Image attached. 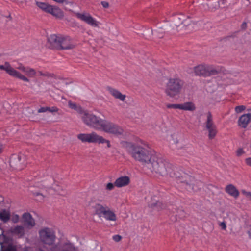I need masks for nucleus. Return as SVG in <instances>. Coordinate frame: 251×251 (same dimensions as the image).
Here are the masks:
<instances>
[{"mask_svg":"<svg viewBox=\"0 0 251 251\" xmlns=\"http://www.w3.org/2000/svg\"><path fill=\"white\" fill-rule=\"evenodd\" d=\"M122 145L135 160L146 165L152 173L158 176L169 175L173 176L172 165L166 160L159 158L154 151L146 148L147 144L142 140L138 139L136 143L125 141L122 142Z\"/></svg>","mask_w":251,"mask_h":251,"instance_id":"f257e3e1","label":"nucleus"},{"mask_svg":"<svg viewBox=\"0 0 251 251\" xmlns=\"http://www.w3.org/2000/svg\"><path fill=\"white\" fill-rule=\"evenodd\" d=\"M183 86V81L179 77L170 78L166 85L165 93L170 97L174 98L180 94Z\"/></svg>","mask_w":251,"mask_h":251,"instance_id":"f03ea898","label":"nucleus"},{"mask_svg":"<svg viewBox=\"0 0 251 251\" xmlns=\"http://www.w3.org/2000/svg\"><path fill=\"white\" fill-rule=\"evenodd\" d=\"M78 139L82 143H106L107 148H110L111 145L109 140L104 139L102 136L98 135L95 132H92L90 133H80L77 135Z\"/></svg>","mask_w":251,"mask_h":251,"instance_id":"7ed1b4c3","label":"nucleus"},{"mask_svg":"<svg viewBox=\"0 0 251 251\" xmlns=\"http://www.w3.org/2000/svg\"><path fill=\"white\" fill-rule=\"evenodd\" d=\"M222 71L220 67H215L206 64H200L194 68V72L196 75L207 76L214 75Z\"/></svg>","mask_w":251,"mask_h":251,"instance_id":"20e7f679","label":"nucleus"},{"mask_svg":"<svg viewBox=\"0 0 251 251\" xmlns=\"http://www.w3.org/2000/svg\"><path fill=\"white\" fill-rule=\"evenodd\" d=\"M96 213L99 217L104 218L106 221L115 222L117 220V216L113 210L107 206H104L100 203L94 206Z\"/></svg>","mask_w":251,"mask_h":251,"instance_id":"39448f33","label":"nucleus"},{"mask_svg":"<svg viewBox=\"0 0 251 251\" xmlns=\"http://www.w3.org/2000/svg\"><path fill=\"white\" fill-rule=\"evenodd\" d=\"M83 122L90 127L100 130L104 119L89 113H85L81 116Z\"/></svg>","mask_w":251,"mask_h":251,"instance_id":"423d86ee","label":"nucleus"},{"mask_svg":"<svg viewBox=\"0 0 251 251\" xmlns=\"http://www.w3.org/2000/svg\"><path fill=\"white\" fill-rule=\"evenodd\" d=\"M39 238L42 243L49 246L52 245L56 240L54 231L48 227H45L39 231Z\"/></svg>","mask_w":251,"mask_h":251,"instance_id":"0eeeda50","label":"nucleus"},{"mask_svg":"<svg viewBox=\"0 0 251 251\" xmlns=\"http://www.w3.org/2000/svg\"><path fill=\"white\" fill-rule=\"evenodd\" d=\"M100 130L117 136L122 134L123 132V129L119 126L104 119Z\"/></svg>","mask_w":251,"mask_h":251,"instance_id":"6e6552de","label":"nucleus"},{"mask_svg":"<svg viewBox=\"0 0 251 251\" xmlns=\"http://www.w3.org/2000/svg\"><path fill=\"white\" fill-rule=\"evenodd\" d=\"M185 18L186 16L183 14L174 15L170 20V25H165V29L167 32L172 33V30H176L177 28L183 23Z\"/></svg>","mask_w":251,"mask_h":251,"instance_id":"1a4fd4ad","label":"nucleus"},{"mask_svg":"<svg viewBox=\"0 0 251 251\" xmlns=\"http://www.w3.org/2000/svg\"><path fill=\"white\" fill-rule=\"evenodd\" d=\"M0 70L5 71L7 74L12 77L18 78L25 82L29 81L27 77L16 71L8 62H5L4 65H0Z\"/></svg>","mask_w":251,"mask_h":251,"instance_id":"9d476101","label":"nucleus"},{"mask_svg":"<svg viewBox=\"0 0 251 251\" xmlns=\"http://www.w3.org/2000/svg\"><path fill=\"white\" fill-rule=\"evenodd\" d=\"M204 124L205 128L208 133L209 139H212L214 138L217 133V129L213 121L212 115L209 112L207 114L206 120Z\"/></svg>","mask_w":251,"mask_h":251,"instance_id":"9b49d317","label":"nucleus"},{"mask_svg":"<svg viewBox=\"0 0 251 251\" xmlns=\"http://www.w3.org/2000/svg\"><path fill=\"white\" fill-rule=\"evenodd\" d=\"M9 163L12 168L21 170L26 164L25 157L22 154H13L10 158Z\"/></svg>","mask_w":251,"mask_h":251,"instance_id":"f8f14e48","label":"nucleus"},{"mask_svg":"<svg viewBox=\"0 0 251 251\" xmlns=\"http://www.w3.org/2000/svg\"><path fill=\"white\" fill-rule=\"evenodd\" d=\"M76 17L93 27H98L99 22L88 13H76Z\"/></svg>","mask_w":251,"mask_h":251,"instance_id":"ddd939ff","label":"nucleus"},{"mask_svg":"<svg viewBox=\"0 0 251 251\" xmlns=\"http://www.w3.org/2000/svg\"><path fill=\"white\" fill-rule=\"evenodd\" d=\"M58 251H78V250L73 243L69 241H67L60 244L58 248Z\"/></svg>","mask_w":251,"mask_h":251,"instance_id":"4468645a","label":"nucleus"},{"mask_svg":"<svg viewBox=\"0 0 251 251\" xmlns=\"http://www.w3.org/2000/svg\"><path fill=\"white\" fill-rule=\"evenodd\" d=\"M107 90L115 99L119 100L121 101H125L126 95L122 94L119 90L111 87H108Z\"/></svg>","mask_w":251,"mask_h":251,"instance_id":"2eb2a0df","label":"nucleus"},{"mask_svg":"<svg viewBox=\"0 0 251 251\" xmlns=\"http://www.w3.org/2000/svg\"><path fill=\"white\" fill-rule=\"evenodd\" d=\"M22 218L25 225L28 228H32L35 225V220L32 218V216L28 213L23 214Z\"/></svg>","mask_w":251,"mask_h":251,"instance_id":"dca6fc26","label":"nucleus"},{"mask_svg":"<svg viewBox=\"0 0 251 251\" xmlns=\"http://www.w3.org/2000/svg\"><path fill=\"white\" fill-rule=\"evenodd\" d=\"M48 13L58 19H61L64 17L63 11L56 6L51 5Z\"/></svg>","mask_w":251,"mask_h":251,"instance_id":"f3484780","label":"nucleus"},{"mask_svg":"<svg viewBox=\"0 0 251 251\" xmlns=\"http://www.w3.org/2000/svg\"><path fill=\"white\" fill-rule=\"evenodd\" d=\"M60 44L59 47L63 50H68L73 48L74 45L72 44L71 39L69 37L62 36L60 41Z\"/></svg>","mask_w":251,"mask_h":251,"instance_id":"a211bd4d","label":"nucleus"},{"mask_svg":"<svg viewBox=\"0 0 251 251\" xmlns=\"http://www.w3.org/2000/svg\"><path fill=\"white\" fill-rule=\"evenodd\" d=\"M130 182V178L127 176H122L116 179L114 184L118 187H123L127 185Z\"/></svg>","mask_w":251,"mask_h":251,"instance_id":"6ab92c4d","label":"nucleus"},{"mask_svg":"<svg viewBox=\"0 0 251 251\" xmlns=\"http://www.w3.org/2000/svg\"><path fill=\"white\" fill-rule=\"evenodd\" d=\"M16 69L21 70L25 73V74L30 77L34 76L36 75V71L34 69L28 67H25L20 64L18 67H15Z\"/></svg>","mask_w":251,"mask_h":251,"instance_id":"aec40b11","label":"nucleus"},{"mask_svg":"<svg viewBox=\"0 0 251 251\" xmlns=\"http://www.w3.org/2000/svg\"><path fill=\"white\" fill-rule=\"evenodd\" d=\"M225 190L227 193L235 198H237L239 196V191L232 184L227 185L225 188Z\"/></svg>","mask_w":251,"mask_h":251,"instance_id":"412c9836","label":"nucleus"},{"mask_svg":"<svg viewBox=\"0 0 251 251\" xmlns=\"http://www.w3.org/2000/svg\"><path fill=\"white\" fill-rule=\"evenodd\" d=\"M62 36V35H51L48 38V41L52 45L59 47V45L60 44Z\"/></svg>","mask_w":251,"mask_h":251,"instance_id":"4be33fe9","label":"nucleus"},{"mask_svg":"<svg viewBox=\"0 0 251 251\" xmlns=\"http://www.w3.org/2000/svg\"><path fill=\"white\" fill-rule=\"evenodd\" d=\"M251 120L248 115L243 114L238 120V125L243 128H246Z\"/></svg>","mask_w":251,"mask_h":251,"instance_id":"5701e85b","label":"nucleus"},{"mask_svg":"<svg viewBox=\"0 0 251 251\" xmlns=\"http://www.w3.org/2000/svg\"><path fill=\"white\" fill-rule=\"evenodd\" d=\"M180 110L185 111H193L196 109V106L194 103L190 101L181 103L180 104Z\"/></svg>","mask_w":251,"mask_h":251,"instance_id":"b1692460","label":"nucleus"},{"mask_svg":"<svg viewBox=\"0 0 251 251\" xmlns=\"http://www.w3.org/2000/svg\"><path fill=\"white\" fill-rule=\"evenodd\" d=\"M43 189H42L39 192L31 190H30V191L32 193L33 195L35 197L36 200L39 202H42L44 201V199L46 197L45 195L43 192Z\"/></svg>","mask_w":251,"mask_h":251,"instance_id":"393cba45","label":"nucleus"},{"mask_svg":"<svg viewBox=\"0 0 251 251\" xmlns=\"http://www.w3.org/2000/svg\"><path fill=\"white\" fill-rule=\"evenodd\" d=\"M10 218V214L8 211L3 210L0 212V220L3 223H7Z\"/></svg>","mask_w":251,"mask_h":251,"instance_id":"a878e982","label":"nucleus"},{"mask_svg":"<svg viewBox=\"0 0 251 251\" xmlns=\"http://www.w3.org/2000/svg\"><path fill=\"white\" fill-rule=\"evenodd\" d=\"M36 5L41 10L46 13H48V11L51 6V5L45 2H42L39 1H36Z\"/></svg>","mask_w":251,"mask_h":251,"instance_id":"bb28decb","label":"nucleus"},{"mask_svg":"<svg viewBox=\"0 0 251 251\" xmlns=\"http://www.w3.org/2000/svg\"><path fill=\"white\" fill-rule=\"evenodd\" d=\"M12 232L19 236H22L24 234L25 229L23 226H17L13 229Z\"/></svg>","mask_w":251,"mask_h":251,"instance_id":"cd10ccee","label":"nucleus"},{"mask_svg":"<svg viewBox=\"0 0 251 251\" xmlns=\"http://www.w3.org/2000/svg\"><path fill=\"white\" fill-rule=\"evenodd\" d=\"M165 30L167 31V30L165 29V25L164 26V29L162 28H158L156 30H151V32L152 33L153 35L154 36H156V37L161 38L163 37V33L165 32Z\"/></svg>","mask_w":251,"mask_h":251,"instance_id":"c85d7f7f","label":"nucleus"},{"mask_svg":"<svg viewBox=\"0 0 251 251\" xmlns=\"http://www.w3.org/2000/svg\"><path fill=\"white\" fill-rule=\"evenodd\" d=\"M1 251H17V247L15 245L8 244L6 247L1 246Z\"/></svg>","mask_w":251,"mask_h":251,"instance_id":"c756f323","label":"nucleus"},{"mask_svg":"<svg viewBox=\"0 0 251 251\" xmlns=\"http://www.w3.org/2000/svg\"><path fill=\"white\" fill-rule=\"evenodd\" d=\"M167 107L168 108L180 109V104H168L167 105Z\"/></svg>","mask_w":251,"mask_h":251,"instance_id":"7c9ffc66","label":"nucleus"},{"mask_svg":"<svg viewBox=\"0 0 251 251\" xmlns=\"http://www.w3.org/2000/svg\"><path fill=\"white\" fill-rule=\"evenodd\" d=\"M246 107L244 105L237 106L235 107V110L236 113H239L243 111L245 109Z\"/></svg>","mask_w":251,"mask_h":251,"instance_id":"2f4dec72","label":"nucleus"},{"mask_svg":"<svg viewBox=\"0 0 251 251\" xmlns=\"http://www.w3.org/2000/svg\"><path fill=\"white\" fill-rule=\"evenodd\" d=\"M242 193L245 195L249 200L251 201V193L250 192H247L245 190L241 191Z\"/></svg>","mask_w":251,"mask_h":251,"instance_id":"473e14b6","label":"nucleus"},{"mask_svg":"<svg viewBox=\"0 0 251 251\" xmlns=\"http://www.w3.org/2000/svg\"><path fill=\"white\" fill-rule=\"evenodd\" d=\"M75 110L80 114H82V116L84 115L85 113H88L87 111H85L82 109L80 106H77Z\"/></svg>","mask_w":251,"mask_h":251,"instance_id":"72a5a7b5","label":"nucleus"},{"mask_svg":"<svg viewBox=\"0 0 251 251\" xmlns=\"http://www.w3.org/2000/svg\"><path fill=\"white\" fill-rule=\"evenodd\" d=\"M112 239L114 241L118 242L122 239V236L119 235H115L113 236Z\"/></svg>","mask_w":251,"mask_h":251,"instance_id":"f704fd0d","label":"nucleus"},{"mask_svg":"<svg viewBox=\"0 0 251 251\" xmlns=\"http://www.w3.org/2000/svg\"><path fill=\"white\" fill-rule=\"evenodd\" d=\"M58 109L56 106H53L51 107H48V111L53 113L58 112Z\"/></svg>","mask_w":251,"mask_h":251,"instance_id":"c9c22d12","label":"nucleus"},{"mask_svg":"<svg viewBox=\"0 0 251 251\" xmlns=\"http://www.w3.org/2000/svg\"><path fill=\"white\" fill-rule=\"evenodd\" d=\"M114 185L112 183H108L106 186V189L108 190H111L113 189Z\"/></svg>","mask_w":251,"mask_h":251,"instance_id":"e433bc0d","label":"nucleus"},{"mask_svg":"<svg viewBox=\"0 0 251 251\" xmlns=\"http://www.w3.org/2000/svg\"><path fill=\"white\" fill-rule=\"evenodd\" d=\"M47 111H48V107H42L38 110V113H43Z\"/></svg>","mask_w":251,"mask_h":251,"instance_id":"4c0bfd02","label":"nucleus"},{"mask_svg":"<svg viewBox=\"0 0 251 251\" xmlns=\"http://www.w3.org/2000/svg\"><path fill=\"white\" fill-rule=\"evenodd\" d=\"M68 104H69V107L71 108L75 109V110L76 108H77V106L76 105V104L75 103H73L71 101H69Z\"/></svg>","mask_w":251,"mask_h":251,"instance_id":"58836bf2","label":"nucleus"},{"mask_svg":"<svg viewBox=\"0 0 251 251\" xmlns=\"http://www.w3.org/2000/svg\"><path fill=\"white\" fill-rule=\"evenodd\" d=\"M244 152L243 150L241 148L239 149L236 152V154L237 156H240Z\"/></svg>","mask_w":251,"mask_h":251,"instance_id":"ea45409f","label":"nucleus"},{"mask_svg":"<svg viewBox=\"0 0 251 251\" xmlns=\"http://www.w3.org/2000/svg\"><path fill=\"white\" fill-rule=\"evenodd\" d=\"M23 251H33V249L31 247H25L23 249Z\"/></svg>","mask_w":251,"mask_h":251,"instance_id":"a19ab883","label":"nucleus"},{"mask_svg":"<svg viewBox=\"0 0 251 251\" xmlns=\"http://www.w3.org/2000/svg\"><path fill=\"white\" fill-rule=\"evenodd\" d=\"M245 162L248 165L251 166V157L246 158Z\"/></svg>","mask_w":251,"mask_h":251,"instance_id":"79ce46f5","label":"nucleus"},{"mask_svg":"<svg viewBox=\"0 0 251 251\" xmlns=\"http://www.w3.org/2000/svg\"><path fill=\"white\" fill-rule=\"evenodd\" d=\"M101 3V5L103 6V7H104V8L108 7L109 4L107 2L103 1H102Z\"/></svg>","mask_w":251,"mask_h":251,"instance_id":"37998d69","label":"nucleus"},{"mask_svg":"<svg viewBox=\"0 0 251 251\" xmlns=\"http://www.w3.org/2000/svg\"><path fill=\"white\" fill-rule=\"evenodd\" d=\"M172 144L176 145L178 143V141L176 138H175L174 137L172 136Z\"/></svg>","mask_w":251,"mask_h":251,"instance_id":"c03bdc74","label":"nucleus"},{"mask_svg":"<svg viewBox=\"0 0 251 251\" xmlns=\"http://www.w3.org/2000/svg\"><path fill=\"white\" fill-rule=\"evenodd\" d=\"M220 225L223 229H226V226L224 222H222Z\"/></svg>","mask_w":251,"mask_h":251,"instance_id":"a18cd8bd","label":"nucleus"},{"mask_svg":"<svg viewBox=\"0 0 251 251\" xmlns=\"http://www.w3.org/2000/svg\"><path fill=\"white\" fill-rule=\"evenodd\" d=\"M57 246H58V245H55L54 246H53V247H52L50 248V251H57L56 250V248H57Z\"/></svg>","mask_w":251,"mask_h":251,"instance_id":"49530a36","label":"nucleus"},{"mask_svg":"<svg viewBox=\"0 0 251 251\" xmlns=\"http://www.w3.org/2000/svg\"><path fill=\"white\" fill-rule=\"evenodd\" d=\"M247 26V24L246 23H243L242 25V28H245Z\"/></svg>","mask_w":251,"mask_h":251,"instance_id":"de8ad7c7","label":"nucleus"},{"mask_svg":"<svg viewBox=\"0 0 251 251\" xmlns=\"http://www.w3.org/2000/svg\"><path fill=\"white\" fill-rule=\"evenodd\" d=\"M246 114L248 115L249 117L251 119V109L250 110L249 112L248 113Z\"/></svg>","mask_w":251,"mask_h":251,"instance_id":"09e8293b","label":"nucleus"},{"mask_svg":"<svg viewBox=\"0 0 251 251\" xmlns=\"http://www.w3.org/2000/svg\"><path fill=\"white\" fill-rule=\"evenodd\" d=\"M37 251H44L43 249H39Z\"/></svg>","mask_w":251,"mask_h":251,"instance_id":"8fccbe9b","label":"nucleus"},{"mask_svg":"<svg viewBox=\"0 0 251 251\" xmlns=\"http://www.w3.org/2000/svg\"><path fill=\"white\" fill-rule=\"evenodd\" d=\"M159 204V202H157V203H156V206H157Z\"/></svg>","mask_w":251,"mask_h":251,"instance_id":"3c124183","label":"nucleus"},{"mask_svg":"<svg viewBox=\"0 0 251 251\" xmlns=\"http://www.w3.org/2000/svg\"><path fill=\"white\" fill-rule=\"evenodd\" d=\"M58 194H59L60 195H62V194L61 192H58Z\"/></svg>","mask_w":251,"mask_h":251,"instance_id":"603ef678","label":"nucleus"},{"mask_svg":"<svg viewBox=\"0 0 251 251\" xmlns=\"http://www.w3.org/2000/svg\"><path fill=\"white\" fill-rule=\"evenodd\" d=\"M40 75H43V74L41 72H40Z\"/></svg>","mask_w":251,"mask_h":251,"instance_id":"864d4df0","label":"nucleus"},{"mask_svg":"<svg viewBox=\"0 0 251 251\" xmlns=\"http://www.w3.org/2000/svg\"><path fill=\"white\" fill-rule=\"evenodd\" d=\"M54 189H55L56 191H58L56 188H54Z\"/></svg>","mask_w":251,"mask_h":251,"instance_id":"5fc2aeb1","label":"nucleus"},{"mask_svg":"<svg viewBox=\"0 0 251 251\" xmlns=\"http://www.w3.org/2000/svg\"><path fill=\"white\" fill-rule=\"evenodd\" d=\"M192 189H193L194 191H196V190L194 188V187L192 188Z\"/></svg>","mask_w":251,"mask_h":251,"instance_id":"6e6d98bb","label":"nucleus"}]
</instances>
